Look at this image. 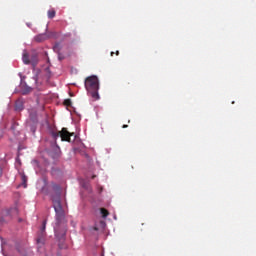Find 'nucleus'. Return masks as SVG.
<instances>
[{"mask_svg":"<svg viewBox=\"0 0 256 256\" xmlns=\"http://www.w3.org/2000/svg\"><path fill=\"white\" fill-rule=\"evenodd\" d=\"M53 206H54V212H56V227H54V233L56 234V237L59 239H63L66 235V229L64 228L62 232H59V226L63 223L65 219V211L63 210V207L61 205V195L58 193V196L53 197Z\"/></svg>","mask_w":256,"mask_h":256,"instance_id":"nucleus-1","label":"nucleus"},{"mask_svg":"<svg viewBox=\"0 0 256 256\" xmlns=\"http://www.w3.org/2000/svg\"><path fill=\"white\" fill-rule=\"evenodd\" d=\"M85 89L87 93L91 96L92 99L94 100H99V79L97 76H89L85 79L84 82Z\"/></svg>","mask_w":256,"mask_h":256,"instance_id":"nucleus-2","label":"nucleus"},{"mask_svg":"<svg viewBox=\"0 0 256 256\" xmlns=\"http://www.w3.org/2000/svg\"><path fill=\"white\" fill-rule=\"evenodd\" d=\"M52 136H53L54 140H56L60 137V139H62V142H68V143H71L72 141H75V139H76L75 133L69 132L66 127L62 128V130H60V131H52ZM72 137H73V140L71 139Z\"/></svg>","mask_w":256,"mask_h":256,"instance_id":"nucleus-3","label":"nucleus"},{"mask_svg":"<svg viewBox=\"0 0 256 256\" xmlns=\"http://www.w3.org/2000/svg\"><path fill=\"white\" fill-rule=\"evenodd\" d=\"M46 224H47V221L45 220V221L43 222L42 229H41V231L39 232V235H38V238H37V243H38V245H40V246H41V245H44V243H45Z\"/></svg>","mask_w":256,"mask_h":256,"instance_id":"nucleus-4","label":"nucleus"},{"mask_svg":"<svg viewBox=\"0 0 256 256\" xmlns=\"http://www.w3.org/2000/svg\"><path fill=\"white\" fill-rule=\"evenodd\" d=\"M18 214H19V211L16 207L3 211V216L8 218L7 220H11L13 217L17 216Z\"/></svg>","mask_w":256,"mask_h":256,"instance_id":"nucleus-5","label":"nucleus"},{"mask_svg":"<svg viewBox=\"0 0 256 256\" xmlns=\"http://www.w3.org/2000/svg\"><path fill=\"white\" fill-rule=\"evenodd\" d=\"M23 102L21 100H17L15 104V110L16 111H22L23 110Z\"/></svg>","mask_w":256,"mask_h":256,"instance_id":"nucleus-6","label":"nucleus"},{"mask_svg":"<svg viewBox=\"0 0 256 256\" xmlns=\"http://www.w3.org/2000/svg\"><path fill=\"white\" fill-rule=\"evenodd\" d=\"M23 62L25 64H30L29 54L26 50L23 52Z\"/></svg>","mask_w":256,"mask_h":256,"instance_id":"nucleus-7","label":"nucleus"},{"mask_svg":"<svg viewBox=\"0 0 256 256\" xmlns=\"http://www.w3.org/2000/svg\"><path fill=\"white\" fill-rule=\"evenodd\" d=\"M47 38H48V37H47L46 34H40V35L36 36L35 40H36L37 42H42V41L46 40Z\"/></svg>","mask_w":256,"mask_h":256,"instance_id":"nucleus-8","label":"nucleus"},{"mask_svg":"<svg viewBox=\"0 0 256 256\" xmlns=\"http://www.w3.org/2000/svg\"><path fill=\"white\" fill-rule=\"evenodd\" d=\"M100 214H101V216L103 217V218H106V217H108L109 216V211L108 210H106V209H104V208H101L100 209Z\"/></svg>","mask_w":256,"mask_h":256,"instance_id":"nucleus-9","label":"nucleus"},{"mask_svg":"<svg viewBox=\"0 0 256 256\" xmlns=\"http://www.w3.org/2000/svg\"><path fill=\"white\" fill-rule=\"evenodd\" d=\"M21 180H22V185L24 186V188H26L27 187V181H28L27 176H25V174H21Z\"/></svg>","mask_w":256,"mask_h":256,"instance_id":"nucleus-10","label":"nucleus"},{"mask_svg":"<svg viewBox=\"0 0 256 256\" xmlns=\"http://www.w3.org/2000/svg\"><path fill=\"white\" fill-rule=\"evenodd\" d=\"M56 16V11L54 9L48 11V17L53 19Z\"/></svg>","mask_w":256,"mask_h":256,"instance_id":"nucleus-11","label":"nucleus"},{"mask_svg":"<svg viewBox=\"0 0 256 256\" xmlns=\"http://www.w3.org/2000/svg\"><path fill=\"white\" fill-rule=\"evenodd\" d=\"M64 106H66V107H72V100H71V99H66V100H64Z\"/></svg>","mask_w":256,"mask_h":256,"instance_id":"nucleus-12","label":"nucleus"},{"mask_svg":"<svg viewBox=\"0 0 256 256\" xmlns=\"http://www.w3.org/2000/svg\"><path fill=\"white\" fill-rule=\"evenodd\" d=\"M52 188L54 189V191H56V192H60L61 191V187L59 186V185H57V184H52Z\"/></svg>","mask_w":256,"mask_h":256,"instance_id":"nucleus-13","label":"nucleus"},{"mask_svg":"<svg viewBox=\"0 0 256 256\" xmlns=\"http://www.w3.org/2000/svg\"><path fill=\"white\" fill-rule=\"evenodd\" d=\"M31 131L33 132V134L36 132V127L35 126H31Z\"/></svg>","mask_w":256,"mask_h":256,"instance_id":"nucleus-14","label":"nucleus"},{"mask_svg":"<svg viewBox=\"0 0 256 256\" xmlns=\"http://www.w3.org/2000/svg\"><path fill=\"white\" fill-rule=\"evenodd\" d=\"M122 128H123V129H127V128H128V125H127V124H124V125L122 126Z\"/></svg>","mask_w":256,"mask_h":256,"instance_id":"nucleus-15","label":"nucleus"},{"mask_svg":"<svg viewBox=\"0 0 256 256\" xmlns=\"http://www.w3.org/2000/svg\"><path fill=\"white\" fill-rule=\"evenodd\" d=\"M115 54H116L117 56H119V55H120V51H116Z\"/></svg>","mask_w":256,"mask_h":256,"instance_id":"nucleus-16","label":"nucleus"},{"mask_svg":"<svg viewBox=\"0 0 256 256\" xmlns=\"http://www.w3.org/2000/svg\"><path fill=\"white\" fill-rule=\"evenodd\" d=\"M70 97H74V94L72 92H70Z\"/></svg>","mask_w":256,"mask_h":256,"instance_id":"nucleus-17","label":"nucleus"},{"mask_svg":"<svg viewBox=\"0 0 256 256\" xmlns=\"http://www.w3.org/2000/svg\"><path fill=\"white\" fill-rule=\"evenodd\" d=\"M59 47V45H56V46H54V49H57Z\"/></svg>","mask_w":256,"mask_h":256,"instance_id":"nucleus-18","label":"nucleus"},{"mask_svg":"<svg viewBox=\"0 0 256 256\" xmlns=\"http://www.w3.org/2000/svg\"><path fill=\"white\" fill-rule=\"evenodd\" d=\"M1 175H2V170H1V168H0V177H1Z\"/></svg>","mask_w":256,"mask_h":256,"instance_id":"nucleus-19","label":"nucleus"},{"mask_svg":"<svg viewBox=\"0 0 256 256\" xmlns=\"http://www.w3.org/2000/svg\"><path fill=\"white\" fill-rule=\"evenodd\" d=\"M114 54H115L114 52H111V56H114Z\"/></svg>","mask_w":256,"mask_h":256,"instance_id":"nucleus-20","label":"nucleus"},{"mask_svg":"<svg viewBox=\"0 0 256 256\" xmlns=\"http://www.w3.org/2000/svg\"><path fill=\"white\" fill-rule=\"evenodd\" d=\"M95 178H96V176H95V175H93V176H92V179H95Z\"/></svg>","mask_w":256,"mask_h":256,"instance_id":"nucleus-21","label":"nucleus"}]
</instances>
